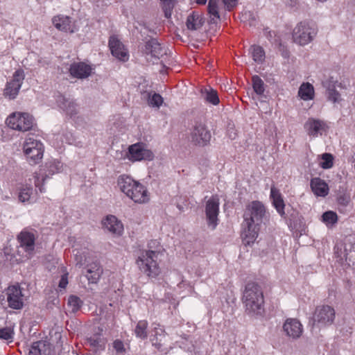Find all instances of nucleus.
Returning <instances> with one entry per match:
<instances>
[{"label": "nucleus", "mask_w": 355, "mask_h": 355, "mask_svg": "<svg viewBox=\"0 0 355 355\" xmlns=\"http://www.w3.org/2000/svg\"><path fill=\"white\" fill-rule=\"evenodd\" d=\"M266 214L264 205L259 201H252L244 211L242 235L248 245L253 243L258 236L259 226Z\"/></svg>", "instance_id": "nucleus-1"}, {"label": "nucleus", "mask_w": 355, "mask_h": 355, "mask_svg": "<svg viewBox=\"0 0 355 355\" xmlns=\"http://www.w3.org/2000/svg\"><path fill=\"white\" fill-rule=\"evenodd\" d=\"M73 253L76 266L80 268L85 266L82 274L87 278L89 284H96L103 273V269L94 256L93 252L87 247L80 248L76 243L73 245Z\"/></svg>", "instance_id": "nucleus-2"}, {"label": "nucleus", "mask_w": 355, "mask_h": 355, "mask_svg": "<svg viewBox=\"0 0 355 355\" xmlns=\"http://www.w3.org/2000/svg\"><path fill=\"white\" fill-rule=\"evenodd\" d=\"M242 302L248 315H261L264 311V297L261 287L257 283L248 282L243 292Z\"/></svg>", "instance_id": "nucleus-3"}, {"label": "nucleus", "mask_w": 355, "mask_h": 355, "mask_svg": "<svg viewBox=\"0 0 355 355\" xmlns=\"http://www.w3.org/2000/svg\"><path fill=\"white\" fill-rule=\"evenodd\" d=\"M117 185L119 189L136 203H146L149 200L148 191L140 182L126 175L119 176Z\"/></svg>", "instance_id": "nucleus-4"}, {"label": "nucleus", "mask_w": 355, "mask_h": 355, "mask_svg": "<svg viewBox=\"0 0 355 355\" xmlns=\"http://www.w3.org/2000/svg\"><path fill=\"white\" fill-rule=\"evenodd\" d=\"M159 251L146 250L141 252L137 259L139 270L150 277H156L160 273V268L157 261Z\"/></svg>", "instance_id": "nucleus-5"}, {"label": "nucleus", "mask_w": 355, "mask_h": 355, "mask_svg": "<svg viewBox=\"0 0 355 355\" xmlns=\"http://www.w3.org/2000/svg\"><path fill=\"white\" fill-rule=\"evenodd\" d=\"M318 33L315 24L311 21H302L298 23L293 31V41L300 45L305 46L311 42Z\"/></svg>", "instance_id": "nucleus-6"}, {"label": "nucleus", "mask_w": 355, "mask_h": 355, "mask_svg": "<svg viewBox=\"0 0 355 355\" xmlns=\"http://www.w3.org/2000/svg\"><path fill=\"white\" fill-rule=\"evenodd\" d=\"M25 155L31 164L38 163L43 157L44 145L40 140L33 137H27L23 144Z\"/></svg>", "instance_id": "nucleus-7"}, {"label": "nucleus", "mask_w": 355, "mask_h": 355, "mask_svg": "<svg viewBox=\"0 0 355 355\" xmlns=\"http://www.w3.org/2000/svg\"><path fill=\"white\" fill-rule=\"evenodd\" d=\"M6 124L13 130L19 131H28L34 125V118L26 112H14L6 119Z\"/></svg>", "instance_id": "nucleus-8"}, {"label": "nucleus", "mask_w": 355, "mask_h": 355, "mask_svg": "<svg viewBox=\"0 0 355 355\" xmlns=\"http://www.w3.org/2000/svg\"><path fill=\"white\" fill-rule=\"evenodd\" d=\"M336 312L333 307L324 305L318 306L313 315V328H322L333 324Z\"/></svg>", "instance_id": "nucleus-9"}, {"label": "nucleus", "mask_w": 355, "mask_h": 355, "mask_svg": "<svg viewBox=\"0 0 355 355\" xmlns=\"http://www.w3.org/2000/svg\"><path fill=\"white\" fill-rule=\"evenodd\" d=\"M190 136L192 144L202 147L208 145L211 137L207 125L201 121L195 122L191 130Z\"/></svg>", "instance_id": "nucleus-10"}, {"label": "nucleus", "mask_w": 355, "mask_h": 355, "mask_svg": "<svg viewBox=\"0 0 355 355\" xmlns=\"http://www.w3.org/2000/svg\"><path fill=\"white\" fill-rule=\"evenodd\" d=\"M37 231L33 229H24L17 236L19 247L26 252V256L31 258L35 254Z\"/></svg>", "instance_id": "nucleus-11"}, {"label": "nucleus", "mask_w": 355, "mask_h": 355, "mask_svg": "<svg viewBox=\"0 0 355 355\" xmlns=\"http://www.w3.org/2000/svg\"><path fill=\"white\" fill-rule=\"evenodd\" d=\"M24 78V70L21 69L16 70L13 73L12 79L6 83L3 95L9 99H15L19 94Z\"/></svg>", "instance_id": "nucleus-12"}, {"label": "nucleus", "mask_w": 355, "mask_h": 355, "mask_svg": "<svg viewBox=\"0 0 355 355\" xmlns=\"http://www.w3.org/2000/svg\"><path fill=\"white\" fill-rule=\"evenodd\" d=\"M219 199L212 196L206 202L205 215L208 227L214 230L218 224Z\"/></svg>", "instance_id": "nucleus-13"}, {"label": "nucleus", "mask_w": 355, "mask_h": 355, "mask_svg": "<svg viewBox=\"0 0 355 355\" xmlns=\"http://www.w3.org/2000/svg\"><path fill=\"white\" fill-rule=\"evenodd\" d=\"M129 159L135 161L152 160L154 157L153 153L147 148L142 143L131 145L128 148Z\"/></svg>", "instance_id": "nucleus-14"}, {"label": "nucleus", "mask_w": 355, "mask_h": 355, "mask_svg": "<svg viewBox=\"0 0 355 355\" xmlns=\"http://www.w3.org/2000/svg\"><path fill=\"white\" fill-rule=\"evenodd\" d=\"M304 128L310 137L315 138L325 132L328 126L323 120L309 118L304 125Z\"/></svg>", "instance_id": "nucleus-15"}, {"label": "nucleus", "mask_w": 355, "mask_h": 355, "mask_svg": "<svg viewBox=\"0 0 355 355\" xmlns=\"http://www.w3.org/2000/svg\"><path fill=\"white\" fill-rule=\"evenodd\" d=\"M8 305L13 309H20L24 305V295L19 286H11L7 290Z\"/></svg>", "instance_id": "nucleus-16"}, {"label": "nucleus", "mask_w": 355, "mask_h": 355, "mask_svg": "<svg viewBox=\"0 0 355 355\" xmlns=\"http://www.w3.org/2000/svg\"><path fill=\"white\" fill-rule=\"evenodd\" d=\"M109 47L114 57L118 60L125 62L129 58V55L124 45L116 36H111L109 39Z\"/></svg>", "instance_id": "nucleus-17"}, {"label": "nucleus", "mask_w": 355, "mask_h": 355, "mask_svg": "<svg viewBox=\"0 0 355 355\" xmlns=\"http://www.w3.org/2000/svg\"><path fill=\"white\" fill-rule=\"evenodd\" d=\"M54 97L58 107L66 114L71 116L76 114L77 104L73 99L66 98L60 93H57Z\"/></svg>", "instance_id": "nucleus-18"}, {"label": "nucleus", "mask_w": 355, "mask_h": 355, "mask_svg": "<svg viewBox=\"0 0 355 355\" xmlns=\"http://www.w3.org/2000/svg\"><path fill=\"white\" fill-rule=\"evenodd\" d=\"M283 330L289 338L297 339L303 333V327L298 320L288 318L284 323Z\"/></svg>", "instance_id": "nucleus-19"}, {"label": "nucleus", "mask_w": 355, "mask_h": 355, "mask_svg": "<svg viewBox=\"0 0 355 355\" xmlns=\"http://www.w3.org/2000/svg\"><path fill=\"white\" fill-rule=\"evenodd\" d=\"M93 68L90 64L83 62H74L69 67V73L71 76L78 78L85 79L91 76Z\"/></svg>", "instance_id": "nucleus-20"}, {"label": "nucleus", "mask_w": 355, "mask_h": 355, "mask_svg": "<svg viewBox=\"0 0 355 355\" xmlns=\"http://www.w3.org/2000/svg\"><path fill=\"white\" fill-rule=\"evenodd\" d=\"M334 250V254L336 258L338 259V261L340 263H343L345 261L348 265H350L351 262H354V256L352 252H355V243H346L343 249L342 247L340 248L338 245H336Z\"/></svg>", "instance_id": "nucleus-21"}, {"label": "nucleus", "mask_w": 355, "mask_h": 355, "mask_svg": "<svg viewBox=\"0 0 355 355\" xmlns=\"http://www.w3.org/2000/svg\"><path fill=\"white\" fill-rule=\"evenodd\" d=\"M144 51L157 59L166 54V49L155 38H150L146 42Z\"/></svg>", "instance_id": "nucleus-22"}, {"label": "nucleus", "mask_w": 355, "mask_h": 355, "mask_svg": "<svg viewBox=\"0 0 355 355\" xmlns=\"http://www.w3.org/2000/svg\"><path fill=\"white\" fill-rule=\"evenodd\" d=\"M52 22L55 27L62 31L73 33L76 28L71 24L70 17L64 15H58L53 18Z\"/></svg>", "instance_id": "nucleus-23"}, {"label": "nucleus", "mask_w": 355, "mask_h": 355, "mask_svg": "<svg viewBox=\"0 0 355 355\" xmlns=\"http://www.w3.org/2000/svg\"><path fill=\"white\" fill-rule=\"evenodd\" d=\"M103 227L109 232L121 235L123 231V224L114 216H107L103 221Z\"/></svg>", "instance_id": "nucleus-24"}, {"label": "nucleus", "mask_w": 355, "mask_h": 355, "mask_svg": "<svg viewBox=\"0 0 355 355\" xmlns=\"http://www.w3.org/2000/svg\"><path fill=\"white\" fill-rule=\"evenodd\" d=\"M204 23L202 15L199 12L193 11L187 16L186 26L189 31H194L199 30Z\"/></svg>", "instance_id": "nucleus-25"}, {"label": "nucleus", "mask_w": 355, "mask_h": 355, "mask_svg": "<svg viewBox=\"0 0 355 355\" xmlns=\"http://www.w3.org/2000/svg\"><path fill=\"white\" fill-rule=\"evenodd\" d=\"M310 186L313 193L317 196L325 197L329 193L328 184L319 178H312Z\"/></svg>", "instance_id": "nucleus-26"}, {"label": "nucleus", "mask_w": 355, "mask_h": 355, "mask_svg": "<svg viewBox=\"0 0 355 355\" xmlns=\"http://www.w3.org/2000/svg\"><path fill=\"white\" fill-rule=\"evenodd\" d=\"M29 355H53L51 345L46 341H37L33 343Z\"/></svg>", "instance_id": "nucleus-27"}, {"label": "nucleus", "mask_w": 355, "mask_h": 355, "mask_svg": "<svg viewBox=\"0 0 355 355\" xmlns=\"http://www.w3.org/2000/svg\"><path fill=\"white\" fill-rule=\"evenodd\" d=\"M270 198L277 211L282 216L285 214V204L279 189L272 186L270 189Z\"/></svg>", "instance_id": "nucleus-28"}, {"label": "nucleus", "mask_w": 355, "mask_h": 355, "mask_svg": "<svg viewBox=\"0 0 355 355\" xmlns=\"http://www.w3.org/2000/svg\"><path fill=\"white\" fill-rule=\"evenodd\" d=\"M153 325H155V327H153L150 340L153 345L160 350L163 345L162 341L166 336V334L164 330L159 327V324H154Z\"/></svg>", "instance_id": "nucleus-29"}, {"label": "nucleus", "mask_w": 355, "mask_h": 355, "mask_svg": "<svg viewBox=\"0 0 355 355\" xmlns=\"http://www.w3.org/2000/svg\"><path fill=\"white\" fill-rule=\"evenodd\" d=\"M219 2L220 0H209L207 10L211 24H216L220 20Z\"/></svg>", "instance_id": "nucleus-30"}, {"label": "nucleus", "mask_w": 355, "mask_h": 355, "mask_svg": "<svg viewBox=\"0 0 355 355\" xmlns=\"http://www.w3.org/2000/svg\"><path fill=\"white\" fill-rule=\"evenodd\" d=\"M33 194V188L31 186L22 187L19 193V200L23 203H31Z\"/></svg>", "instance_id": "nucleus-31"}, {"label": "nucleus", "mask_w": 355, "mask_h": 355, "mask_svg": "<svg viewBox=\"0 0 355 355\" xmlns=\"http://www.w3.org/2000/svg\"><path fill=\"white\" fill-rule=\"evenodd\" d=\"M313 87L309 83H303L299 89L298 94L304 101L311 100L313 97Z\"/></svg>", "instance_id": "nucleus-32"}, {"label": "nucleus", "mask_w": 355, "mask_h": 355, "mask_svg": "<svg viewBox=\"0 0 355 355\" xmlns=\"http://www.w3.org/2000/svg\"><path fill=\"white\" fill-rule=\"evenodd\" d=\"M89 345L94 348V350H103L105 342L100 335H94L87 339Z\"/></svg>", "instance_id": "nucleus-33"}, {"label": "nucleus", "mask_w": 355, "mask_h": 355, "mask_svg": "<svg viewBox=\"0 0 355 355\" xmlns=\"http://www.w3.org/2000/svg\"><path fill=\"white\" fill-rule=\"evenodd\" d=\"M148 322L146 320H139L135 329L136 336L140 339L144 340L147 338Z\"/></svg>", "instance_id": "nucleus-34"}, {"label": "nucleus", "mask_w": 355, "mask_h": 355, "mask_svg": "<svg viewBox=\"0 0 355 355\" xmlns=\"http://www.w3.org/2000/svg\"><path fill=\"white\" fill-rule=\"evenodd\" d=\"M252 57L254 62L261 63L265 60V52L260 46L253 45L250 48Z\"/></svg>", "instance_id": "nucleus-35"}, {"label": "nucleus", "mask_w": 355, "mask_h": 355, "mask_svg": "<svg viewBox=\"0 0 355 355\" xmlns=\"http://www.w3.org/2000/svg\"><path fill=\"white\" fill-rule=\"evenodd\" d=\"M205 99L207 102L216 105L219 103V98L218 93L216 90L212 88L205 89Z\"/></svg>", "instance_id": "nucleus-36"}, {"label": "nucleus", "mask_w": 355, "mask_h": 355, "mask_svg": "<svg viewBox=\"0 0 355 355\" xmlns=\"http://www.w3.org/2000/svg\"><path fill=\"white\" fill-rule=\"evenodd\" d=\"M252 87L257 95H262L265 91L264 83L258 76H254L252 78Z\"/></svg>", "instance_id": "nucleus-37"}, {"label": "nucleus", "mask_w": 355, "mask_h": 355, "mask_svg": "<svg viewBox=\"0 0 355 355\" xmlns=\"http://www.w3.org/2000/svg\"><path fill=\"white\" fill-rule=\"evenodd\" d=\"M67 304L71 309V311L76 313L81 308L83 302L76 295H70L68 298Z\"/></svg>", "instance_id": "nucleus-38"}, {"label": "nucleus", "mask_w": 355, "mask_h": 355, "mask_svg": "<svg viewBox=\"0 0 355 355\" xmlns=\"http://www.w3.org/2000/svg\"><path fill=\"white\" fill-rule=\"evenodd\" d=\"M322 222L324 223L327 226H332L338 221L337 214L332 211H327L324 212L322 216Z\"/></svg>", "instance_id": "nucleus-39"}, {"label": "nucleus", "mask_w": 355, "mask_h": 355, "mask_svg": "<svg viewBox=\"0 0 355 355\" xmlns=\"http://www.w3.org/2000/svg\"><path fill=\"white\" fill-rule=\"evenodd\" d=\"M46 167L47 168L48 175H53L61 171L62 164L59 161L53 160L47 163Z\"/></svg>", "instance_id": "nucleus-40"}, {"label": "nucleus", "mask_w": 355, "mask_h": 355, "mask_svg": "<svg viewBox=\"0 0 355 355\" xmlns=\"http://www.w3.org/2000/svg\"><path fill=\"white\" fill-rule=\"evenodd\" d=\"M148 103L150 106L159 108L163 103V98L157 93H154L153 95L148 94Z\"/></svg>", "instance_id": "nucleus-41"}, {"label": "nucleus", "mask_w": 355, "mask_h": 355, "mask_svg": "<svg viewBox=\"0 0 355 355\" xmlns=\"http://www.w3.org/2000/svg\"><path fill=\"white\" fill-rule=\"evenodd\" d=\"M320 166L324 169L331 168L334 165V157L330 153H324L322 155V162Z\"/></svg>", "instance_id": "nucleus-42"}, {"label": "nucleus", "mask_w": 355, "mask_h": 355, "mask_svg": "<svg viewBox=\"0 0 355 355\" xmlns=\"http://www.w3.org/2000/svg\"><path fill=\"white\" fill-rule=\"evenodd\" d=\"M175 1L176 0H161L162 3V9L166 18L171 17Z\"/></svg>", "instance_id": "nucleus-43"}, {"label": "nucleus", "mask_w": 355, "mask_h": 355, "mask_svg": "<svg viewBox=\"0 0 355 355\" xmlns=\"http://www.w3.org/2000/svg\"><path fill=\"white\" fill-rule=\"evenodd\" d=\"M14 331L10 327L0 328V339L12 342L13 339Z\"/></svg>", "instance_id": "nucleus-44"}, {"label": "nucleus", "mask_w": 355, "mask_h": 355, "mask_svg": "<svg viewBox=\"0 0 355 355\" xmlns=\"http://www.w3.org/2000/svg\"><path fill=\"white\" fill-rule=\"evenodd\" d=\"M327 95H328V99L333 103H336L340 101V94L339 92L335 89V87L333 86L332 87L329 85L327 87Z\"/></svg>", "instance_id": "nucleus-45"}, {"label": "nucleus", "mask_w": 355, "mask_h": 355, "mask_svg": "<svg viewBox=\"0 0 355 355\" xmlns=\"http://www.w3.org/2000/svg\"><path fill=\"white\" fill-rule=\"evenodd\" d=\"M112 347L116 352V355H123L125 347L123 343L120 340H116L112 343Z\"/></svg>", "instance_id": "nucleus-46"}, {"label": "nucleus", "mask_w": 355, "mask_h": 355, "mask_svg": "<svg viewBox=\"0 0 355 355\" xmlns=\"http://www.w3.org/2000/svg\"><path fill=\"white\" fill-rule=\"evenodd\" d=\"M337 202L339 205L347 207L350 202V196L346 193L341 194L338 197Z\"/></svg>", "instance_id": "nucleus-47"}, {"label": "nucleus", "mask_w": 355, "mask_h": 355, "mask_svg": "<svg viewBox=\"0 0 355 355\" xmlns=\"http://www.w3.org/2000/svg\"><path fill=\"white\" fill-rule=\"evenodd\" d=\"M68 284V273L65 272L61 276V278L59 281L58 287L60 291L62 289L64 290Z\"/></svg>", "instance_id": "nucleus-48"}, {"label": "nucleus", "mask_w": 355, "mask_h": 355, "mask_svg": "<svg viewBox=\"0 0 355 355\" xmlns=\"http://www.w3.org/2000/svg\"><path fill=\"white\" fill-rule=\"evenodd\" d=\"M42 174L41 173H35V187L38 188L39 191L41 192V193H43L45 191V189L43 187V184H42L40 180V176Z\"/></svg>", "instance_id": "nucleus-49"}, {"label": "nucleus", "mask_w": 355, "mask_h": 355, "mask_svg": "<svg viewBox=\"0 0 355 355\" xmlns=\"http://www.w3.org/2000/svg\"><path fill=\"white\" fill-rule=\"evenodd\" d=\"M223 2L229 10L237 5V0H223Z\"/></svg>", "instance_id": "nucleus-50"}, {"label": "nucleus", "mask_w": 355, "mask_h": 355, "mask_svg": "<svg viewBox=\"0 0 355 355\" xmlns=\"http://www.w3.org/2000/svg\"><path fill=\"white\" fill-rule=\"evenodd\" d=\"M207 0H196L197 3L198 4H205Z\"/></svg>", "instance_id": "nucleus-51"}, {"label": "nucleus", "mask_w": 355, "mask_h": 355, "mask_svg": "<svg viewBox=\"0 0 355 355\" xmlns=\"http://www.w3.org/2000/svg\"><path fill=\"white\" fill-rule=\"evenodd\" d=\"M47 177H48V175H47V174H46L44 177L42 175V183L44 182V180H46V178Z\"/></svg>", "instance_id": "nucleus-52"}]
</instances>
